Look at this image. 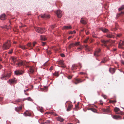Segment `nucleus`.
<instances>
[{"label": "nucleus", "mask_w": 124, "mask_h": 124, "mask_svg": "<svg viewBox=\"0 0 124 124\" xmlns=\"http://www.w3.org/2000/svg\"><path fill=\"white\" fill-rule=\"evenodd\" d=\"M11 43L10 41H7L6 42L4 43L2 46V48L3 50H7L9 49L11 46Z\"/></svg>", "instance_id": "nucleus-1"}, {"label": "nucleus", "mask_w": 124, "mask_h": 124, "mask_svg": "<svg viewBox=\"0 0 124 124\" xmlns=\"http://www.w3.org/2000/svg\"><path fill=\"white\" fill-rule=\"evenodd\" d=\"M35 30L38 33H44L46 31L45 29L41 28H37L35 29Z\"/></svg>", "instance_id": "nucleus-2"}, {"label": "nucleus", "mask_w": 124, "mask_h": 124, "mask_svg": "<svg viewBox=\"0 0 124 124\" xmlns=\"http://www.w3.org/2000/svg\"><path fill=\"white\" fill-rule=\"evenodd\" d=\"M101 49L100 48H98L95 50L94 54V56L98 57L101 55Z\"/></svg>", "instance_id": "nucleus-3"}, {"label": "nucleus", "mask_w": 124, "mask_h": 124, "mask_svg": "<svg viewBox=\"0 0 124 124\" xmlns=\"http://www.w3.org/2000/svg\"><path fill=\"white\" fill-rule=\"evenodd\" d=\"M11 73L5 74L2 75L1 78L2 79H5V80H7L11 76Z\"/></svg>", "instance_id": "nucleus-4"}, {"label": "nucleus", "mask_w": 124, "mask_h": 124, "mask_svg": "<svg viewBox=\"0 0 124 124\" xmlns=\"http://www.w3.org/2000/svg\"><path fill=\"white\" fill-rule=\"evenodd\" d=\"M85 80V79H84V80H82L80 79L75 78L73 81V83L77 85L79 83H81L83 82Z\"/></svg>", "instance_id": "nucleus-5"}, {"label": "nucleus", "mask_w": 124, "mask_h": 124, "mask_svg": "<svg viewBox=\"0 0 124 124\" xmlns=\"http://www.w3.org/2000/svg\"><path fill=\"white\" fill-rule=\"evenodd\" d=\"M15 74L17 75H22L23 74L24 72L21 70H15L14 72Z\"/></svg>", "instance_id": "nucleus-6"}, {"label": "nucleus", "mask_w": 124, "mask_h": 124, "mask_svg": "<svg viewBox=\"0 0 124 124\" xmlns=\"http://www.w3.org/2000/svg\"><path fill=\"white\" fill-rule=\"evenodd\" d=\"M101 41L104 44V45L105 47H106L107 49L109 50V47L110 46H108L106 45L107 43L109 42V40L105 41L104 40H101Z\"/></svg>", "instance_id": "nucleus-7"}, {"label": "nucleus", "mask_w": 124, "mask_h": 124, "mask_svg": "<svg viewBox=\"0 0 124 124\" xmlns=\"http://www.w3.org/2000/svg\"><path fill=\"white\" fill-rule=\"evenodd\" d=\"M114 111L116 114H120L121 115H123L122 112L120 111L119 108L116 107L114 109Z\"/></svg>", "instance_id": "nucleus-8"}, {"label": "nucleus", "mask_w": 124, "mask_h": 124, "mask_svg": "<svg viewBox=\"0 0 124 124\" xmlns=\"http://www.w3.org/2000/svg\"><path fill=\"white\" fill-rule=\"evenodd\" d=\"M8 82L10 84H15L17 83V80L16 78H14L9 79Z\"/></svg>", "instance_id": "nucleus-9"}, {"label": "nucleus", "mask_w": 124, "mask_h": 124, "mask_svg": "<svg viewBox=\"0 0 124 124\" xmlns=\"http://www.w3.org/2000/svg\"><path fill=\"white\" fill-rule=\"evenodd\" d=\"M105 36L109 38H111L113 37V33L109 31H108L107 33Z\"/></svg>", "instance_id": "nucleus-10"}, {"label": "nucleus", "mask_w": 124, "mask_h": 124, "mask_svg": "<svg viewBox=\"0 0 124 124\" xmlns=\"http://www.w3.org/2000/svg\"><path fill=\"white\" fill-rule=\"evenodd\" d=\"M56 14L58 18H61L62 16V12L60 10H57L56 12Z\"/></svg>", "instance_id": "nucleus-11"}, {"label": "nucleus", "mask_w": 124, "mask_h": 124, "mask_svg": "<svg viewBox=\"0 0 124 124\" xmlns=\"http://www.w3.org/2000/svg\"><path fill=\"white\" fill-rule=\"evenodd\" d=\"M58 64L61 65L62 67L63 68H65L66 66L64 65V62L63 61L60 60L58 62Z\"/></svg>", "instance_id": "nucleus-12"}, {"label": "nucleus", "mask_w": 124, "mask_h": 124, "mask_svg": "<svg viewBox=\"0 0 124 124\" xmlns=\"http://www.w3.org/2000/svg\"><path fill=\"white\" fill-rule=\"evenodd\" d=\"M10 60L13 62V64H12L13 65H15L16 62L17 61V60L16 58L13 57H11Z\"/></svg>", "instance_id": "nucleus-13"}, {"label": "nucleus", "mask_w": 124, "mask_h": 124, "mask_svg": "<svg viewBox=\"0 0 124 124\" xmlns=\"http://www.w3.org/2000/svg\"><path fill=\"white\" fill-rule=\"evenodd\" d=\"M27 67L29 68V73L31 74L33 73L34 72V70L33 68L31 67H30L29 66H26Z\"/></svg>", "instance_id": "nucleus-14"}, {"label": "nucleus", "mask_w": 124, "mask_h": 124, "mask_svg": "<svg viewBox=\"0 0 124 124\" xmlns=\"http://www.w3.org/2000/svg\"><path fill=\"white\" fill-rule=\"evenodd\" d=\"M42 18H50L49 15H47L45 14L44 15H41L40 16Z\"/></svg>", "instance_id": "nucleus-15"}, {"label": "nucleus", "mask_w": 124, "mask_h": 124, "mask_svg": "<svg viewBox=\"0 0 124 124\" xmlns=\"http://www.w3.org/2000/svg\"><path fill=\"white\" fill-rule=\"evenodd\" d=\"M80 22L83 24H85L87 23V21L86 19L82 18Z\"/></svg>", "instance_id": "nucleus-16"}, {"label": "nucleus", "mask_w": 124, "mask_h": 124, "mask_svg": "<svg viewBox=\"0 0 124 124\" xmlns=\"http://www.w3.org/2000/svg\"><path fill=\"white\" fill-rule=\"evenodd\" d=\"M108 108H102L101 109L102 110L103 112L106 113H109L110 112V110L109 109V107H108Z\"/></svg>", "instance_id": "nucleus-17"}, {"label": "nucleus", "mask_w": 124, "mask_h": 124, "mask_svg": "<svg viewBox=\"0 0 124 124\" xmlns=\"http://www.w3.org/2000/svg\"><path fill=\"white\" fill-rule=\"evenodd\" d=\"M22 105H21L19 107H16L15 108V110L17 112H19L22 109Z\"/></svg>", "instance_id": "nucleus-18"}, {"label": "nucleus", "mask_w": 124, "mask_h": 124, "mask_svg": "<svg viewBox=\"0 0 124 124\" xmlns=\"http://www.w3.org/2000/svg\"><path fill=\"white\" fill-rule=\"evenodd\" d=\"M23 114L24 115L26 116H30L31 115V113L28 111H26V112H25Z\"/></svg>", "instance_id": "nucleus-19"}, {"label": "nucleus", "mask_w": 124, "mask_h": 124, "mask_svg": "<svg viewBox=\"0 0 124 124\" xmlns=\"http://www.w3.org/2000/svg\"><path fill=\"white\" fill-rule=\"evenodd\" d=\"M71 26H63L62 28V30H68L71 28Z\"/></svg>", "instance_id": "nucleus-20"}, {"label": "nucleus", "mask_w": 124, "mask_h": 124, "mask_svg": "<svg viewBox=\"0 0 124 124\" xmlns=\"http://www.w3.org/2000/svg\"><path fill=\"white\" fill-rule=\"evenodd\" d=\"M56 119L58 121H59L61 122H62L64 121V119H63L60 116H58L56 118Z\"/></svg>", "instance_id": "nucleus-21"}, {"label": "nucleus", "mask_w": 124, "mask_h": 124, "mask_svg": "<svg viewBox=\"0 0 124 124\" xmlns=\"http://www.w3.org/2000/svg\"><path fill=\"white\" fill-rule=\"evenodd\" d=\"M100 30L103 32L107 33L109 31L108 29L105 28H100Z\"/></svg>", "instance_id": "nucleus-22"}, {"label": "nucleus", "mask_w": 124, "mask_h": 124, "mask_svg": "<svg viewBox=\"0 0 124 124\" xmlns=\"http://www.w3.org/2000/svg\"><path fill=\"white\" fill-rule=\"evenodd\" d=\"M23 65V62H18L16 64V66L17 67H19L20 66Z\"/></svg>", "instance_id": "nucleus-23"}, {"label": "nucleus", "mask_w": 124, "mask_h": 124, "mask_svg": "<svg viewBox=\"0 0 124 124\" xmlns=\"http://www.w3.org/2000/svg\"><path fill=\"white\" fill-rule=\"evenodd\" d=\"M72 106V105L70 104H69L68 108L67 109V111H70L71 110Z\"/></svg>", "instance_id": "nucleus-24"}, {"label": "nucleus", "mask_w": 124, "mask_h": 124, "mask_svg": "<svg viewBox=\"0 0 124 124\" xmlns=\"http://www.w3.org/2000/svg\"><path fill=\"white\" fill-rule=\"evenodd\" d=\"M124 45V41H121L119 42V47L121 48V46Z\"/></svg>", "instance_id": "nucleus-25"}, {"label": "nucleus", "mask_w": 124, "mask_h": 124, "mask_svg": "<svg viewBox=\"0 0 124 124\" xmlns=\"http://www.w3.org/2000/svg\"><path fill=\"white\" fill-rule=\"evenodd\" d=\"M109 70V72L112 74H113L115 72V70L114 68H110Z\"/></svg>", "instance_id": "nucleus-26"}, {"label": "nucleus", "mask_w": 124, "mask_h": 124, "mask_svg": "<svg viewBox=\"0 0 124 124\" xmlns=\"http://www.w3.org/2000/svg\"><path fill=\"white\" fill-rule=\"evenodd\" d=\"M19 46L20 48H21L23 49H27V48L25 47V45H19Z\"/></svg>", "instance_id": "nucleus-27"}, {"label": "nucleus", "mask_w": 124, "mask_h": 124, "mask_svg": "<svg viewBox=\"0 0 124 124\" xmlns=\"http://www.w3.org/2000/svg\"><path fill=\"white\" fill-rule=\"evenodd\" d=\"M6 16L5 14H3L0 16V18L1 20H4L5 19Z\"/></svg>", "instance_id": "nucleus-28"}, {"label": "nucleus", "mask_w": 124, "mask_h": 124, "mask_svg": "<svg viewBox=\"0 0 124 124\" xmlns=\"http://www.w3.org/2000/svg\"><path fill=\"white\" fill-rule=\"evenodd\" d=\"M41 39V40H45L47 38L45 36L42 35L41 36H40Z\"/></svg>", "instance_id": "nucleus-29"}, {"label": "nucleus", "mask_w": 124, "mask_h": 124, "mask_svg": "<svg viewBox=\"0 0 124 124\" xmlns=\"http://www.w3.org/2000/svg\"><path fill=\"white\" fill-rule=\"evenodd\" d=\"M77 66L75 64L73 65L71 67V70H75L77 69Z\"/></svg>", "instance_id": "nucleus-30"}, {"label": "nucleus", "mask_w": 124, "mask_h": 124, "mask_svg": "<svg viewBox=\"0 0 124 124\" xmlns=\"http://www.w3.org/2000/svg\"><path fill=\"white\" fill-rule=\"evenodd\" d=\"M88 109V110H90L94 112H97V110L92 108H89Z\"/></svg>", "instance_id": "nucleus-31"}, {"label": "nucleus", "mask_w": 124, "mask_h": 124, "mask_svg": "<svg viewBox=\"0 0 124 124\" xmlns=\"http://www.w3.org/2000/svg\"><path fill=\"white\" fill-rule=\"evenodd\" d=\"M113 118L115 119H118L120 118V116H119L114 115L113 116Z\"/></svg>", "instance_id": "nucleus-32"}, {"label": "nucleus", "mask_w": 124, "mask_h": 124, "mask_svg": "<svg viewBox=\"0 0 124 124\" xmlns=\"http://www.w3.org/2000/svg\"><path fill=\"white\" fill-rule=\"evenodd\" d=\"M85 46L86 48V50L88 51H90L91 49L90 47L88 46L87 45H85Z\"/></svg>", "instance_id": "nucleus-33"}, {"label": "nucleus", "mask_w": 124, "mask_h": 124, "mask_svg": "<svg viewBox=\"0 0 124 124\" xmlns=\"http://www.w3.org/2000/svg\"><path fill=\"white\" fill-rule=\"evenodd\" d=\"M122 15H124V11L121 12L120 13H119L117 14V17H119L120 16Z\"/></svg>", "instance_id": "nucleus-34"}, {"label": "nucleus", "mask_w": 124, "mask_h": 124, "mask_svg": "<svg viewBox=\"0 0 124 124\" xmlns=\"http://www.w3.org/2000/svg\"><path fill=\"white\" fill-rule=\"evenodd\" d=\"M45 114H50L51 115H54V112H46V113H45Z\"/></svg>", "instance_id": "nucleus-35"}, {"label": "nucleus", "mask_w": 124, "mask_h": 124, "mask_svg": "<svg viewBox=\"0 0 124 124\" xmlns=\"http://www.w3.org/2000/svg\"><path fill=\"white\" fill-rule=\"evenodd\" d=\"M74 46V43H72L70 44L69 46V48L70 49L71 47Z\"/></svg>", "instance_id": "nucleus-36"}, {"label": "nucleus", "mask_w": 124, "mask_h": 124, "mask_svg": "<svg viewBox=\"0 0 124 124\" xmlns=\"http://www.w3.org/2000/svg\"><path fill=\"white\" fill-rule=\"evenodd\" d=\"M116 102V100H115L114 101L110 100L109 101V102L110 103H115Z\"/></svg>", "instance_id": "nucleus-37"}, {"label": "nucleus", "mask_w": 124, "mask_h": 124, "mask_svg": "<svg viewBox=\"0 0 124 124\" xmlns=\"http://www.w3.org/2000/svg\"><path fill=\"white\" fill-rule=\"evenodd\" d=\"M124 9V6H122L120 8H119L118 10L119 11H120Z\"/></svg>", "instance_id": "nucleus-38"}, {"label": "nucleus", "mask_w": 124, "mask_h": 124, "mask_svg": "<svg viewBox=\"0 0 124 124\" xmlns=\"http://www.w3.org/2000/svg\"><path fill=\"white\" fill-rule=\"evenodd\" d=\"M107 60L105 58H104L102 61L101 62V63H105L107 62Z\"/></svg>", "instance_id": "nucleus-39"}, {"label": "nucleus", "mask_w": 124, "mask_h": 124, "mask_svg": "<svg viewBox=\"0 0 124 124\" xmlns=\"http://www.w3.org/2000/svg\"><path fill=\"white\" fill-rule=\"evenodd\" d=\"M46 120L45 118H40L39 119V122L43 121Z\"/></svg>", "instance_id": "nucleus-40"}, {"label": "nucleus", "mask_w": 124, "mask_h": 124, "mask_svg": "<svg viewBox=\"0 0 124 124\" xmlns=\"http://www.w3.org/2000/svg\"><path fill=\"white\" fill-rule=\"evenodd\" d=\"M27 46H29L30 47H32V45L31 44V43H29L27 44Z\"/></svg>", "instance_id": "nucleus-41"}, {"label": "nucleus", "mask_w": 124, "mask_h": 124, "mask_svg": "<svg viewBox=\"0 0 124 124\" xmlns=\"http://www.w3.org/2000/svg\"><path fill=\"white\" fill-rule=\"evenodd\" d=\"M54 76H56L57 77H58L59 76V74L58 73L55 72L54 73Z\"/></svg>", "instance_id": "nucleus-42"}, {"label": "nucleus", "mask_w": 124, "mask_h": 124, "mask_svg": "<svg viewBox=\"0 0 124 124\" xmlns=\"http://www.w3.org/2000/svg\"><path fill=\"white\" fill-rule=\"evenodd\" d=\"M89 39V38H87L85 40H84V42L85 43H86L87 42Z\"/></svg>", "instance_id": "nucleus-43"}, {"label": "nucleus", "mask_w": 124, "mask_h": 124, "mask_svg": "<svg viewBox=\"0 0 124 124\" xmlns=\"http://www.w3.org/2000/svg\"><path fill=\"white\" fill-rule=\"evenodd\" d=\"M122 34H117L116 35V38H117V37L119 38L121 36Z\"/></svg>", "instance_id": "nucleus-44"}, {"label": "nucleus", "mask_w": 124, "mask_h": 124, "mask_svg": "<svg viewBox=\"0 0 124 124\" xmlns=\"http://www.w3.org/2000/svg\"><path fill=\"white\" fill-rule=\"evenodd\" d=\"M23 101L24 100H23ZM22 101H23L21 99H18L16 101H17L18 102H21Z\"/></svg>", "instance_id": "nucleus-45"}, {"label": "nucleus", "mask_w": 124, "mask_h": 124, "mask_svg": "<svg viewBox=\"0 0 124 124\" xmlns=\"http://www.w3.org/2000/svg\"><path fill=\"white\" fill-rule=\"evenodd\" d=\"M80 42H76L75 44H74V46H78L79 45Z\"/></svg>", "instance_id": "nucleus-46"}, {"label": "nucleus", "mask_w": 124, "mask_h": 124, "mask_svg": "<svg viewBox=\"0 0 124 124\" xmlns=\"http://www.w3.org/2000/svg\"><path fill=\"white\" fill-rule=\"evenodd\" d=\"M76 33V32L75 31H70L69 33V34H72L73 33Z\"/></svg>", "instance_id": "nucleus-47"}, {"label": "nucleus", "mask_w": 124, "mask_h": 124, "mask_svg": "<svg viewBox=\"0 0 124 124\" xmlns=\"http://www.w3.org/2000/svg\"><path fill=\"white\" fill-rule=\"evenodd\" d=\"M75 108H76V110H78V109L79 108V107L78 106V105H77V104H76L75 105Z\"/></svg>", "instance_id": "nucleus-48"}, {"label": "nucleus", "mask_w": 124, "mask_h": 124, "mask_svg": "<svg viewBox=\"0 0 124 124\" xmlns=\"http://www.w3.org/2000/svg\"><path fill=\"white\" fill-rule=\"evenodd\" d=\"M27 100L28 101H31L32 100V99L30 97H29L28 98H26L25 99V100Z\"/></svg>", "instance_id": "nucleus-49"}, {"label": "nucleus", "mask_w": 124, "mask_h": 124, "mask_svg": "<svg viewBox=\"0 0 124 124\" xmlns=\"http://www.w3.org/2000/svg\"><path fill=\"white\" fill-rule=\"evenodd\" d=\"M72 77V76L70 75H69L67 76V78L69 79H71Z\"/></svg>", "instance_id": "nucleus-50"}, {"label": "nucleus", "mask_w": 124, "mask_h": 124, "mask_svg": "<svg viewBox=\"0 0 124 124\" xmlns=\"http://www.w3.org/2000/svg\"><path fill=\"white\" fill-rule=\"evenodd\" d=\"M51 121L49 120H47L45 122V123H46L47 124H49L50 123Z\"/></svg>", "instance_id": "nucleus-51"}, {"label": "nucleus", "mask_w": 124, "mask_h": 124, "mask_svg": "<svg viewBox=\"0 0 124 124\" xmlns=\"http://www.w3.org/2000/svg\"><path fill=\"white\" fill-rule=\"evenodd\" d=\"M37 43L35 42H33V45H32V47H34L36 44Z\"/></svg>", "instance_id": "nucleus-52"}, {"label": "nucleus", "mask_w": 124, "mask_h": 124, "mask_svg": "<svg viewBox=\"0 0 124 124\" xmlns=\"http://www.w3.org/2000/svg\"><path fill=\"white\" fill-rule=\"evenodd\" d=\"M3 99V97H1V96H0V102H1L2 101Z\"/></svg>", "instance_id": "nucleus-53"}, {"label": "nucleus", "mask_w": 124, "mask_h": 124, "mask_svg": "<svg viewBox=\"0 0 124 124\" xmlns=\"http://www.w3.org/2000/svg\"><path fill=\"white\" fill-rule=\"evenodd\" d=\"M53 69V66H51L49 69V70L51 71Z\"/></svg>", "instance_id": "nucleus-54"}, {"label": "nucleus", "mask_w": 124, "mask_h": 124, "mask_svg": "<svg viewBox=\"0 0 124 124\" xmlns=\"http://www.w3.org/2000/svg\"><path fill=\"white\" fill-rule=\"evenodd\" d=\"M47 53L48 54H50L51 53V52L50 50H47Z\"/></svg>", "instance_id": "nucleus-55"}, {"label": "nucleus", "mask_w": 124, "mask_h": 124, "mask_svg": "<svg viewBox=\"0 0 124 124\" xmlns=\"http://www.w3.org/2000/svg\"><path fill=\"white\" fill-rule=\"evenodd\" d=\"M100 104H101V105H102L103 104V103L102 102V100H100Z\"/></svg>", "instance_id": "nucleus-56"}, {"label": "nucleus", "mask_w": 124, "mask_h": 124, "mask_svg": "<svg viewBox=\"0 0 124 124\" xmlns=\"http://www.w3.org/2000/svg\"><path fill=\"white\" fill-rule=\"evenodd\" d=\"M13 51V49H11V51H10L9 52H8V54H11L12 53V52Z\"/></svg>", "instance_id": "nucleus-57"}, {"label": "nucleus", "mask_w": 124, "mask_h": 124, "mask_svg": "<svg viewBox=\"0 0 124 124\" xmlns=\"http://www.w3.org/2000/svg\"><path fill=\"white\" fill-rule=\"evenodd\" d=\"M61 57H64L65 56V55L64 54H61Z\"/></svg>", "instance_id": "nucleus-58"}, {"label": "nucleus", "mask_w": 124, "mask_h": 124, "mask_svg": "<svg viewBox=\"0 0 124 124\" xmlns=\"http://www.w3.org/2000/svg\"><path fill=\"white\" fill-rule=\"evenodd\" d=\"M83 48V46H81L80 47L78 48V49H79L80 50H81Z\"/></svg>", "instance_id": "nucleus-59"}, {"label": "nucleus", "mask_w": 124, "mask_h": 124, "mask_svg": "<svg viewBox=\"0 0 124 124\" xmlns=\"http://www.w3.org/2000/svg\"><path fill=\"white\" fill-rule=\"evenodd\" d=\"M85 31L87 35H88L89 34V31H88L87 32H86V31Z\"/></svg>", "instance_id": "nucleus-60"}, {"label": "nucleus", "mask_w": 124, "mask_h": 124, "mask_svg": "<svg viewBox=\"0 0 124 124\" xmlns=\"http://www.w3.org/2000/svg\"><path fill=\"white\" fill-rule=\"evenodd\" d=\"M7 26H6L5 27H4V26H1V28H7Z\"/></svg>", "instance_id": "nucleus-61"}, {"label": "nucleus", "mask_w": 124, "mask_h": 124, "mask_svg": "<svg viewBox=\"0 0 124 124\" xmlns=\"http://www.w3.org/2000/svg\"><path fill=\"white\" fill-rule=\"evenodd\" d=\"M93 37L96 38V35L95 34H93Z\"/></svg>", "instance_id": "nucleus-62"}, {"label": "nucleus", "mask_w": 124, "mask_h": 124, "mask_svg": "<svg viewBox=\"0 0 124 124\" xmlns=\"http://www.w3.org/2000/svg\"><path fill=\"white\" fill-rule=\"evenodd\" d=\"M80 74H85V73L83 72H80Z\"/></svg>", "instance_id": "nucleus-63"}, {"label": "nucleus", "mask_w": 124, "mask_h": 124, "mask_svg": "<svg viewBox=\"0 0 124 124\" xmlns=\"http://www.w3.org/2000/svg\"><path fill=\"white\" fill-rule=\"evenodd\" d=\"M79 66H80V68H81L82 67L81 64L80 63L79 64Z\"/></svg>", "instance_id": "nucleus-64"}]
</instances>
